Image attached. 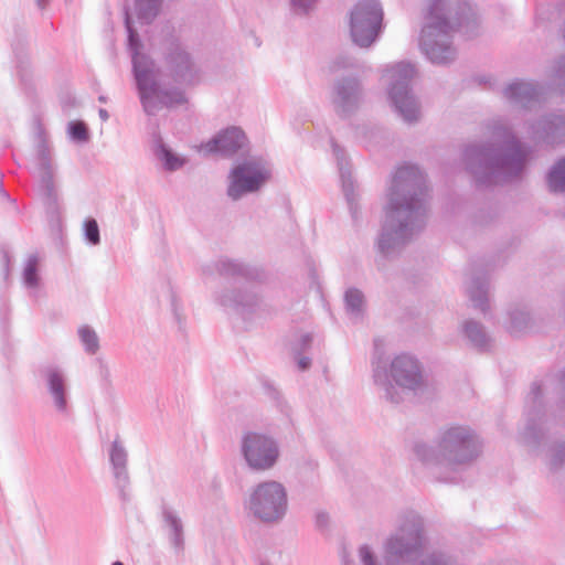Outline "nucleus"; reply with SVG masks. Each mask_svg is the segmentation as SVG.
<instances>
[{"instance_id":"obj_1","label":"nucleus","mask_w":565,"mask_h":565,"mask_svg":"<svg viewBox=\"0 0 565 565\" xmlns=\"http://www.w3.org/2000/svg\"><path fill=\"white\" fill-rule=\"evenodd\" d=\"M382 11L374 0L359 2L351 14V35L360 46H369L376 38Z\"/></svg>"},{"instance_id":"obj_2","label":"nucleus","mask_w":565,"mask_h":565,"mask_svg":"<svg viewBox=\"0 0 565 565\" xmlns=\"http://www.w3.org/2000/svg\"><path fill=\"white\" fill-rule=\"evenodd\" d=\"M286 493L276 481L260 483L250 497V510L264 521H274L284 513Z\"/></svg>"},{"instance_id":"obj_3","label":"nucleus","mask_w":565,"mask_h":565,"mask_svg":"<svg viewBox=\"0 0 565 565\" xmlns=\"http://www.w3.org/2000/svg\"><path fill=\"white\" fill-rule=\"evenodd\" d=\"M242 450L249 467L256 470L269 469L278 457L275 443L267 436L256 433L244 436Z\"/></svg>"},{"instance_id":"obj_4","label":"nucleus","mask_w":565,"mask_h":565,"mask_svg":"<svg viewBox=\"0 0 565 565\" xmlns=\"http://www.w3.org/2000/svg\"><path fill=\"white\" fill-rule=\"evenodd\" d=\"M269 177L268 170L259 161L244 162L232 172L228 195L237 199L244 192L256 191Z\"/></svg>"},{"instance_id":"obj_5","label":"nucleus","mask_w":565,"mask_h":565,"mask_svg":"<svg viewBox=\"0 0 565 565\" xmlns=\"http://www.w3.org/2000/svg\"><path fill=\"white\" fill-rule=\"evenodd\" d=\"M247 138L241 128L232 127L221 132L216 138L206 142L201 150L210 152H221L223 154H233L245 147Z\"/></svg>"},{"instance_id":"obj_6","label":"nucleus","mask_w":565,"mask_h":565,"mask_svg":"<svg viewBox=\"0 0 565 565\" xmlns=\"http://www.w3.org/2000/svg\"><path fill=\"white\" fill-rule=\"evenodd\" d=\"M392 376L401 386L413 388L419 383V369L409 356H397L392 363Z\"/></svg>"},{"instance_id":"obj_7","label":"nucleus","mask_w":565,"mask_h":565,"mask_svg":"<svg viewBox=\"0 0 565 565\" xmlns=\"http://www.w3.org/2000/svg\"><path fill=\"white\" fill-rule=\"evenodd\" d=\"M392 98L406 120L416 119V105L414 99L408 95L407 90H397L394 87L391 92Z\"/></svg>"},{"instance_id":"obj_8","label":"nucleus","mask_w":565,"mask_h":565,"mask_svg":"<svg viewBox=\"0 0 565 565\" xmlns=\"http://www.w3.org/2000/svg\"><path fill=\"white\" fill-rule=\"evenodd\" d=\"M142 57L138 55L136 52L134 55V65H135V73L136 78L138 81L140 90H141V98L143 100V106L148 111H151V97L147 95V86H148V74L146 67H143L142 64Z\"/></svg>"},{"instance_id":"obj_9","label":"nucleus","mask_w":565,"mask_h":565,"mask_svg":"<svg viewBox=\"0 0 565 565\" xmlns=\"http://www.w3.org/2000/svg\"><path fill=\"white\" fill-rule=\"evenodd\" d=\"M548 184L553 191H565V159L561 160L552 170Z\"/></svg>"},{"instance_id":"obj_10","label":"nucleus","mask_w":565,"mask_h":565,"mask_svg":"<svg viewBox=\"0 0 565 565\" xmlns=\"http://www.w3.org/2000/svg\"><path fill=\"white\" fill-rule=\"evenodd\" d=\"M38 268H39V259L35 256H31L25 264L23 277L26 285L34 287L38 285Z\"/></svg>"},{"instance_id":"obj_11","label":"nucleus","mask_w":565,"mask_h":565,"mask_svg":"<svg viewBox=\"0 0 565 565\" xmlns=\"http://www.w3.org/2000/svg\"><path fill=\"white\" fill-rule=\"evenodd\" d=\"M49 381H50L51 391L55 396L57 406L60 408H64L66 402H65L64 394H63V381H62L61 376L56 373H52L50 375Z\"/></svg>"},{"instance_id":"obj_12","label":"nucleus","mask_w":565,"mask_h":565,"mask_svg":"<svg viewBox=\"0 0 565 565\" xmlns=\"http://www.w3.org/2000/svg\"><path fill=\"white\" fill-rule=\"evenodd\" d=\"M79 335L82 338L83 343L86 347V350L94 353L98 349V340L97 335L94 331L88 328H82L79 330Z\"/></svg>"},{"instance_id":"obj_13","label":"nucleus","mask_w":565,"mask_h":565,"mask_svg":"<svg viewBox=\"0 0 565 565\" xmlns=\"http://www.w3.org/2000/svg\"><path fill=\"white\" fill-rule=\"evenodd\" d=\"M68 130L72 138L75 140L85 141L87 139V128L85 124L81 121L71 122Z\"/></svg>"},{"instance_id":"obj_14","label":"nucleus","mask_w":565,"mask_h":565,"mask_svg":"<svg viewBox=\"0 0 565 565\" xmlns=\"http://www.w3.org/2000/svg\"><path fill=\"white\" fill-rule=\"evenodd\" d=\"M85 235L92 244L99 242V230L95 220H88L85 222Z\"/></svg>"},{"instance_id":"obj_15","label":"nucleus","mask_w":565,"mask_h":565,"mask_svg":"<svg viewBox=\"0 0 565 565\" xmlns=\"http://www.w3.org/2000/svg\"><path fill=\"white\" fill-rule=\"evenodd\" d=\"M414 75V68L409 64H398L393 71L391 77L393 79L411 78Z\"/></svg>"},{"instance_id":"obj_16","label":"nucleus","mask_w":565,"mask_h":565,"mask_svg":"<svg viewBox=\"0 0 565 565\" xmlns=\"http://www.w3.org/2000/svg\"><path fill=\"white\" fill-rule=\"evenodd\" d=\"M162 154L166 166L170 170L178 169L184 163L183 159L179 158L178 156L173 154L171 151L167 149L162 150Z\"/></svg>"},{"instance_id":"obj_17","label":"nucleus","mask_w":565,"mask_h":565,"mask_svg":"<svg viewBox=\"0 0 565 565\" xmlns=\"http://www.w3.org/2000/svg\"><path fill=\"white\" fill-rule=\"evenodd\" d=\"M347 303L352 309H359L363 303V296L359 290H349L345 295Z\"/></svg>"},{"instance_id":"obj_18","label":"nucleus","mask_w":565,"mask_h":565,"mask_svg":"<svg viewBox=\"0 0 565 565\" xmlns=\"http://www.w3.org/2000/svg\"><path fill=\"white\" fill-rule=\"evenodd\" d=\"M184 102H185V98L182 93H177L173 98L170 97L168 94H164L161 98V103L167 107H171L177 104H182Z\"/></svg>"},{"instance_id":"obj_19","label":"nucleus","mask_w":565,"mask_h":565,"mask_svg":"<svg viewBox=\"0 0 565 565\" xmlns=\"http://www.w3.org/2000/svg\"><path fill=\"white\" fill-rule=\"evenodd\" d=\"M361 556L365 565H374L371 553L366 547L361 548Z\"/></svg>"},{"instance_id":"obj_20","label":"nucleus","mask_w":565,"mask_h":565,"mask_svg":"<svg viewBox=\"0 0 565 565\" xmlns=\"http://www.w3.org/2000/svg\"><path fill=\"white\" fill-rule=\"evenodd\" d=\"M524 88V84H521V83H516V84H512L508 92L510 94V96H515L518 94L519 90H522Z\"/></svg>"},{"instance_id":"obj_21","label":"nucleus","mask_w":565,"mask_h":565,"mask_svg":"<svg viewBox=\"0 0 565 565\" xmlns=\"http://www.w3.org/2000/svg\"><path fill=\"white\" fill-rule=\"evenodd\" d=\"M126 24H127V28L129 30V41H130V44L134 45L135 42H136V39H137V34L135 32H132V30L130 28L129 18H127Z\"/></svg>"},{"instance_id":"obj_22","label":"nucleus","mask_w":565,"mask_h":565,"mask_svg":"<svg viewBox=\"0 0 565 565\" xmlns=\"http://www.w3.org/2000/svg\"><path fill=\"white\" fill-rule=\"evenodd\" d=\"M140 3H148L151 8H157L160 0H137Z\"/></svg>"},{"instance_id":"obj_23","label":"nucleus","mask_w":565,"mask_h":565,"mask_svg":"<svg viewBox=\"0 0 565 565\" xmlns=\"http://www.w3.org/2000/svg\"><path fill=\"white\" fill-rule=\"evenodd\" d=\"M309 364H310V361H309L308 359H301V360L299 361V365H300V367H301L302 370L307 369Z\"/></svg>"},{"instance_id":"obj_24","label":"nucleus","mask_w":565,"mask_h":565,"mask_svg":"<svg viewBox=\"0 0 565 565\" xmlns=\"http://www.w3.org/2000/svg\"><path fill=\"white\" fill-rule=\"evenodd\" d=\"M438 3H439V0L436 1L433 6H431V9H430V15H435V11L437 10L438 8Z\"/></svg>"},{"instance_id":"obj_25","label":"nucleus","mask_w":565,"mask_h":565,"mask_svg":"<svg viewBox=\"0 0 565 565\" xmlns=\"http://www.w3.org/2000/svg\"><path fill=\"white\" fill-rule=\"evenodd\" d=\"M430 56L434 62H441V60H439V57L435 54L434 50H431Z\"/></svg>"},{"instance_id":"obj_26","label":"nucleus","mask_w":565,"mask_h":565,"mask_svg":"<svg viewBox=\"0 0 565 565\" xmlns=\"http://www.w3.org/2000/svg\"><path fill=\"white\" fill-rule=\"evenodd\" d=\"M99 114H100V116H102V118H103V119H105V120H106V119L108 118V115H107V111H106V110L102 109V110L99 111Z\"/></svg>"},{"instance_id":"obj_27","label":"nucleus","mask_w":565,"mask_h":565,"mask_svg":"<svg viewBox=\"0 0 565 565\" xmlns=\"http://www.w3.org/2000/svg\"><path fill=\"white\" fill-rule=\"evenodd\" d=\"M406 170H407V169H401V170L398 171V177H399V178H404V173L406 172Z\"/></svg>"},{"instance_id":"obj_28","label":"nucleus","mask_w":565,"mask_h":565,"mask_svg":"<svg viewBox=\"0 0 565 565\" xmlns=\"http://www.w3.org/2000/svg\"><path fill=\"white\" fill-rule=\"evenodd\" d=\"M113 565H124V564H122V563H120V562H116V563H114Z\"/></svg>"}]
</instances>
